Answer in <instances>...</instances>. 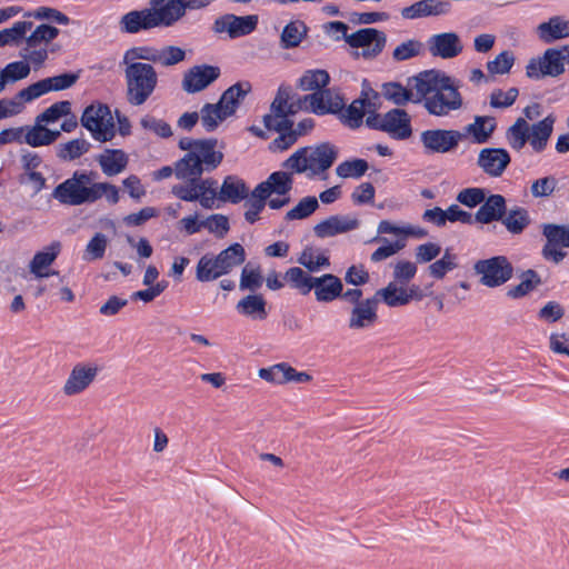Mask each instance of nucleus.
<instances>
[{
	"instance_id": "64",
	"label": "nucleus",
	"mask_w": 569,
	"mask_h": 569,
	"mask_svg": "<svg viewBox=\"0 0 569 569\" xmlns=\"http://www.w3.org/2000/svg\"><path fill=\"white\" fill-rule=\"evenodd\" d=\"M107 248V237L103 233H96L87 244L86 260H98L103 258Z\"/></svg>"
},
{
	"instance_id": "46",
	"label": "nucleus",
	"mask_w": 569,
	"mask_h": 569,
	"mask_svg": "<svg viewBox=\"0 0 569 569\" xmlns=\"http://www.w3.org/2000/svg\"><path fill=\"white\" fill-rule=\"evenodd\" d=\"M99 187L100 183H93L90 187L81 186V181L78 179V172H73V206L93 202L100 199L102 197V189Z\"/></svg>"
},
{
	"instance_id": "14",
	"label": "nucleus",
	"mask_w": 569,
	"mask_h": 569,
	"mask_svg": "<svg viewBox=\"0 0 569 569\" xmlns=\"http://www.w3.org/2000/svg\"><path fill=\"white\" fill-rule=\"evenodd\" d=\"M178 0H151L148 11L154 29L160 27H171L181 20L184 16Z\"/></svg>"
},
{
	"instance_id": "37",
	"label": "nucleus",
	"mask_w": 569,
	"mask_h": 569,
	"mask_svg": "<svg viewBox=\"0 0 569 569\" xmlns=\"http://www.w3.org/2000/svg\"><path fill=\"white\" fill-rule=\"evenodd\" d=\"M226 274L222 266L218 262L217 256L203 254L196 269V278L201 282L213 281Z\"/></svg>"
},
{
	"instance_id": "61",
	"label": "nucleus",
	"mask_w": 569,
	"mask_h": 569,
	"mask_svg": "<svg viewBox=\"0 0 569 569\" xmlns=\"http://www.w3.org/2000/svg\"><path fill=\"white\" fill-rule=\"evenodd\" d=\"M485 199L486 191L481 188H466L457 196V201L469 208H475L481 204Z\"/></svg>"
},
{
	"instance_id": "15",
	"label": "nucleus",
	"mask_w": 569,
	"mask_h": 569,
	"mask_svg": "<svg viewBox=\"0 0 569 569\" xmlns=\"http://www.w3.org/2000/svg\"><path fill=\"white\" fill-rule=\"evenodd\" d=\"M427 48L432 57L453 59L462 52L463 44L456 32H442L431 36Z\"/></svg>"
},
{
	"instance_id": "13",
	"label": "nucleus",
	"mask_w": 569,
	"mask_h": 569,
	"mask_svg": "<svg viewBox=\"0 0 569 569\" xmlns=\"http://www.w3.org/2000/svg\"><path fill=\"white\" fill-rule=\"evenodd\" d=\"M542 234L547 239V243L542 248V257L546 260L559 263L566 257V252L558 249V247L569 248V226L545 223Z\"/></svg>"
},
{
	"instance_id": "47",
	"label": "nucleus",
	"mask_w": 569,
	"mask_h": 569,
	"mask_svg": "<svg viewBox=\"0 0 569 569\" xmlns=\"http://www.w3.org/2000/svg\"><path fill=\"white\" fill-rule=\"evenodd\" d=\"M369 169V163L365 159L353 158L350 160L342 161L336 168V173L338 177L348 179H359L366 174Z\"/></svg>"
},
{
	"instance_id": "45",
	"label": "nucleus",
	"mask_w": 569,
	"mask_h": 569,
	"mask_svg": "<svg viewBox=\"0 0 569 569\" xmlns=\"http://www.w3.org/2000/svg\"><path fill=\"white\" fill-rule=\"evenodd\" d=\"M30 34H26L24 42L29 46V48H36L40 46L47 47L48 43L53 40L59 31L57 28L49 26V24H40L32 28L31 31H29Z\"/></svg>"
},
{
	"instance_id": "27",
	"label": "nucleus",
	"mask_w": 569,
	"mask_h": 569,
	"mask_svg": "<svg viewBox=\"0 0 569 569\" xmlns=\"http://www.w3.org/2000/svg\"><path fill=\"white\" fill-rule=\"evenodd\" d=\"M343 289L342 281L332 273H326L317 277L312 290L319 302H331L341 296Z\"/></svg>"
},
{
	"instance_id": "11",
	"label": "nucleus",
	"mask_w": 569,
	"mask_h": 569,
	"mask_svg": "<svg viewBox=\"0 0 569 569\" xmlns=\"http://www.w3.org/2000/svg\"><path fill=\"white\" fill-rule=\"evenodd\" d=\"M346 42L355 49H360L356 52L357 57L363 59L376 58L385 48L387 42L386 34L375 28H363L346 37Z\"/></svg>"
},
{
	"instance_id": "5",
	"label": "nucleus",
	"mask_w": 569,
	"mask_h": 569,
	"mask_svg": "<svg viewBox=\"0 0 569 569\" xmlns=\"http://www.w3.org/2000/svg\"><path fill=\"white\" fill-rule=\"evenodd\" d=\"M496 120L488 116H477L472 123L465 127L463 131L458 130H426L421 133L422 142H459L472 138L476 142H486L492 138L496 130Z\"/></svg>"
},
{
	"instance_id": "41",
	"label": "nucleus",
	"mask_w": 569,
	"mask_h": 569,
	"mask_svg": "<svg viewBox=\"0 0 569 569\" xmlns=\"http://www.w3.org/2000/svg\"><path fill=\"white\" fill-rule=\"evenodd\" d=\"M521 282L507 291V297L511 299H520L527 296L542 283L540 276L537 271L528 269L521 274Z\"/></svg>"
},
{
	"instance_id": "6",
	"label": "nucleus",
	"mask_w": 569,
	"mask_h": 569,
	"mask_svg": "<svg viewBox=\"0 0 569 569\" xmlns=\"http://www.w3.org/2000/svg\"><path fill=\"white\" fill-rule=\"evenodd\" d=\"M216 144H194L196 149L190 150L176 163V176L179 179L200 176L203 171L202 164L208 169H214L222 160V153L213 150ZM180 149L189 150L193 144H179Z\"/></svg>"
},
{
	"instance_id": "55",
	"label": "nucleus",
	"mask_w": 569,
	"mask_h": 569,
	"mask_svg": "<svg viewBox=\"0 0 569 569\" xmlns=\"http://www.w3.org/2000/svg\"><path fill=\"white\" fill-rule=\"evenodd\" d=\"M7 83L12 84L22 79H26L30 72L31 67L28 62L20 60L8 63L4 68L0 69Z\"/></svg>"
},
{
	"instance_id": "32",
	"label": "nucleus",
	"mask_w": 569,
	"mask_h": 569,
	"mask_svg": "<svg viewBox=\"0 0 569 569\" xmlns=\"http://www.w3.org/2000/svg\"><path fill=\"white\" fill-rule=\"evenodd\" d=\"M537 34L545 43L569 37V20L560 16L551 17L548 21L537 27Z\"/></svg>"
},
{
	"instance_id": "63",
	"label": "nucleus",
	"mask_w": 569,
	"mask_h": 569,
	"mask_svg": "<svg viewBox=\"0 0 569 569\" xmlns=\"http://www.w3.org/2000/svg\"><path fill=\"white\" fill-rule=\"evenodd\" d=\"M298 262L307 268L310 272H316L320 268L330 266L329 258L325 254H319L317 259H313V253L310 248H307L302 251Z\"/></svg>"
},
{
	"instance_id": "59",
	"label": "nucleus",
	"mask_w": 569,
	"mask_h": 569,
	"mask_svg": "<svg viewBox=\"0 0 569 569\" xmlns=\"http://www.w3.org/2000/svg\"><path fill=\"white\" fill-rule=\"evenodd\" d=\"M137 60L157 62V50L149 47H138L128 50L123 56V62L127 67H130L131 64H143Z\"/></svg>"
},
{
	"instance_id": "34",
	"label": "nucleus",
	"mask_w": 569,
	"mask_h": 569,
	"mask_svg": "<svg viewBox=\"0 0 569 569\" xmlns=\"http://www.w3.org/2000/svg\"><path fill=\"white\" fill-rule=\"evenodd\" d=\"M267 302L261 295H248L238 301L236 310L238 313L257 320H264L268 317Z\"/></svg>"
},
{
	"instance_id": "31",
	"label": "nucleus",
	"mask_w": 569,
	"mask_h": 569,
	"mask_svg": "<svg viewBox=\"0 0 569 569\" xmlns=\"http://www.w3.org/2000/svg\"><path fill=\"white\" fill-rule=\"evenodd\" d=\"M249 197V188L238 176H227L221 184L218 199L237 204Z\"/></svg>"
},
{
	"instance_id": "38",
	"label": "nucleus",
	"mask_w": 569,
	"mask_h": 569,
	"mask_svg": "<svg viewBox=\"0 0 569 569\" xmlns=\"http://www.w3.org/2000/svg\"><path fill=\"white\" fill-rule=\"evenodd\" d=\"M33 28L29 20L17 21L10 28L0 30V47L19 46L24 41L26 34Z\"/></svg>"
},
{
	"instance_id": "25",
	"label": "nucleus",
	"mask_w": 569,
	"mask_h": 569,
	"mask_svg": "<svg viewBox=\"0 0 569 569\" xmlns=\"http://www.w3.org/2000/svg\"><path fill=\"white\" fill-rule=\"evenodd\" d=\"M507 213L506 199L501 194L486 197L480 208L473 216L476 222L489 224L493 221H501Z\"/></svg>"
},
{
	"instance_id": "58",
	"label": "nucleus",
	"mask_w": 569,
	"mask_h": 569,
	"mask_svg": "<svg viewBox=\"0 0 569 569\" xmlns=\"http://www.w3.org/2000/svg\"><path fill=\"white\" fill-rule=\"evenodd\" d=\"M515 63L512 52L506 50L496 56V58L487 63V69L491 74H506L510 71Z\"/></svg>"
},
{
	"instance_id": "22",
	"label": "nucleus",
	"mask_w": 569,
	"mask_h": 569,
	"mask_svg": "<svg viewBox=\"0 0 569 569\" xmlns=\"http://www.w3.org/2000/svg\"><path fill=\"white\" fill-rule=\"evenodd\" d=\"M385 132L396 140L411 137V118L402 109H391L385 113Z\"/></svg>"
},
{
	"instance_id": "2",
	"label": "nucleus",
	"mask_w": 569,
	"mask_h": 569,
	"mask_svg": "<svg viewBox=\"0 0 569 569\" xmlns=\"http://www.w3.org/2000/svg\"><path fill=\"white\" fill-rule=\"evenodd\" d=\"M117 120L118 127L110 108L100 102L88 106L81 116L82 126L96 140L102 142L112 140L117 131L121 138L130 133L131 126L128 119L118 114Z\"/></svg>"
},
{
	"instance_id": "40",
	"label": "nucleus",
	"mask_w": 569,
	"mask_h": 569,
	"mask_svg": "<svg viewBox=\"0 0 569 569\" xmlns=\"http://www.w3.org/2000/svg\"><path fill=\"white\" fill-rule=\"evenodd\" d=\"M375 298L382 300L389 307H400L408 305V297L406 289L398 287L395 281L389 282L387 287L381 288L375 292Z\"/></svg>"
},
{
	"instance_id": "33",
	"label": "nucleus",
	"mask_w": 569,
	"mask_h": 569,
	"mask_svg": "<svg viewBox=\"0 0 569 569\" xmlns=\"http://www.w3.org/2000/svg\"><path fill=\"white\" fill-rule=\"evenodd\" d=\"M315 128L313 119L308 117L299 121L293 118L286 119V124L280 123L276 127L274 132L279 133L280 140L296 141L306 138Z\"/></svg>"
},
{
	"instance_id": "60",
	"label": "nucleus",
	"mask_w": 569,
	"mask_h": 569,
	"mask_svg": "<svg viewBox=\"0 0 569 569\" xmlns=\"http://www.w3.org/2000/svg\"><path fill=\"white\" fill-rule=\"evenodd\" d=\"M422 44L418 40L410 39L397 46L392 52V58L397 61L408 60L421 52Z\"/></svg>"
},
{
	"instance_id": "12",
	"label": "nucleus",
	"mask_w": 569,
	"mask_h": 569,
	"mask_svg": "<svg viewBox=\"0 0 569 569\" xmlns=\"http://www.w3.org/2000/svg\"><path fill=\"white\" fill-rule=\"evenodd\" d=\"M553 123L552 116H548L532 126H529L525 119L518 118L509 128V138L516 142H546L552 132Z\"/></svg>"
},
{
	"instance_id": "51",
	"label": "nucleus",
	"mask_w": 569,
	"mask_h": 569,
	"mask_svg": "<svg viewBox=\"0 0 569 569\" xmlns=\"http://www.w3.org/2000/svg\"><path fill=\"white\" fill-rule=\"evenodd\" d=\"M371 242H383V246L379 247L371 253L372 262H380L386 260L387 258L398 253L406 247V242L403 239L396 240L395 242H390L387 238L375 237Z\"/></svg>"
},
{
	"instance_id": "44",
	"label": "nucleus",
	"mask_w": 569,
	"mask_h": 569,
	"mask_svg": "<svg viewBox=\"0 0 569 569\" xmlns=\"http://www.w3.org/2000/svg\"><path fill=\"white\" fill-rule=\"evenodd\" d=\"M502 224L512 234H520L530 223V217L525 208L517 207L501 219Z\"/></svg>"
},
{
	"instance_id": "20",
	"label": "nucleus",
	"mask_w": 569,
	"mask_h": 569,
	"mask_svg": "<svg viewBox=\"0 0 569 569\" xmlns=\"http://www.w3.org/2000/svg\"><path fill=\"white\" fill-rule=\"evenodd\" d=\"M291 98V90L289 88H279L274 99L270 104V113L264 114L262 122L267 130H273L280 123L286 124L288 118V102Z\"/></svg>"
},
{
	"instance_id": "26",
	"label": "nucleus",
	"mask_w": 569,
	"mask_h": 569,
	"mask_svg": "<svg viewBox=\"0 0 569 569\" xmlns=\"http://www.w3.org/2000/svg\"><path fill=\"white\" fill-rule=\"evenodd\" d=\"M69 87H71V73H63L41 79L28 86L24 88V96L33 101L48 92L68 89Z\"/></svg>"
},
{
	"instance_id": "7",
	"label": "nucleus",
	"mask_w": 569,
	"mask_h": 569,
	"mask_svg": "<svg viewBox=\"0 0 569 569\" xmlns=\"http://www.w3.org/2000/svg\"><path fill=\"white\" fill-rule=\"evenodd\" d=\"M128 101L140 106L150 97L157 86V73L151 64H131L126 69Z\"/></svg>"
},
{
	"instance_id": "24",
	"label": "nucleus",
	"mask_w": 569,
	"mask_h": 569,
	"mask_svg": "<svg viewBox=\"0 0 569 569\" xmlns=\"http://www.w3.org/2000/svg\"><path fill=\"white\" fill-rule=\"evenodd\" d=\"M257 16L237 17L227 14L216 21V29L220 32H228L230 37L236 38L250 33L257 27Z\"/></svg>"
},
{
	"instance_id": "35",
	"label": "nucleus",
	"mask_w": 569,
	"mask_h": 569,
	"mask_svg": "<svg viewBox=\"0 0 569 569\" xmlns=\"http://www.w3.org/2000/svg\"><path fill=\"white\" fill-rule=\"evenodd\" d=\"M99 164L107 176H116L126 169L128 157L122 150L106 149L98 158Z\"/></svg>"
},
{
	"instance_id": "19",
	"label": "nucleus",
	"mask_w": 569,
	"mask_h": 569,
	"mask_svg": "<svg viewBox=\"0 0 569 569\" xmlns=\"http://www.w3.org/2000/svg\"><path fill=\"white\" fill-rule=\"evenodd\" d=\"M219 69L212 66H197L190 69L183 78L182 88L189 93L207 88L219 77Z\"/></svg>"
},
{
	"instance_id": "42",
	"label": "nucleus",
	"mask_w": 569,
	"mask_h": 569,
	"mask_svg": "<svg viewBox=\"0 0 569 569\" xmlns=\"http://www.w3.org/2000/svg\"><path fill=\"white\" fill-rule=\"evenodd\" d=\"M218 262L222 266L226 274L234 267L246 261V251L240 243H233L217 254Z\"/></svg>"
},
{
	"instance_id": "36",
	"label": "nucleus",
	"mask_w": 569,
	"mask_h": 569,
	"mask_svg": "<svg viewBox=\"0 0 569 569\" xmlns=\"http://www.w3.org/2000/svg\"><path fill=\"white\" fill-rule=\"evenodd\" d=\"M99 372L98 365L80 362L73 366V395L83 392L94 381Z\"/></svg>"
},
{
	"instance_id": "21",
	"label": "nucleus",
	"mask_w": 569,
	"mask_h": 569,
	"mask_svg": "<svg viewBox=\"0 0 569 569\" xmlns=\"http://www.w3.org/2000/svg\"><path fill=\"white\" fill-rule=\"evenodd\" d=\"M509 163L510 156L501 148H486L481 150L478 159L479 167L491 177H500Z\"/></svg>"
},
{
	"instance_id": "56",
	"label": "nucleus",
	"mask_w": 569,
	"mask_h": 569,
	"mask_svg": "<svg viewBox=\"0 0 569 569\" xmlns=\"http://www.w3.org/2000/svg\"><path fill=\"white\" fill-rule=\"evenodd\" d=\"M201 224L219 239L224 238L230 230L228 217L220 213L211 214L204 220H201Z\"/></svg>"
},
{
	"instance_id": "9",
	"label": "nucleus",
	"mask_w": 569,
	"mask_h": 569,
	"mask_svg": "<svg viewBox=\"0 0 569 569\" xmlns=\"http://www.w3.org/2000/svg\"><path fill=\"white\" fill-rule=\"evenodd\" d=\"M473 271L479 276V283L487 288H498L513 277L515 268L508 257L493 256L479 259L473 263Z\"/></svg>"
},
{
	"instance_id": "1",
	"label": "nucleus",
	"mask_w": 569,
	"mask_h": 569,
	"mask_svg": "<svg viewBox=\"0 0 569 569\" xmlns=\"http://www.w3.org/2000/svg\"><path fill=\"white\" fill-rule=\"evenodd\" d=\"M412 90L418 96L416 101L423 99L426 110L437 117H446L463 106L458 83L436 70L425 71L412 79Z\"/></svg>"
},
{
	"instance_id": "23",
	"label": "nucleus",
	"mask_w": 569,
	"mask_h": 569,
	"mask_svg": "<svg viewBox=\"0 0 569 569\" xmlns=\"http://www.w3.org/2000/svg\"><path fill=\"white\" fill-rule=\"evenodd\" d=\"M359 224L360 222L357 218L351 219L347 216L336 214L316 224L313 231L318 238L323 239L355 230Z\"/></svg>"
},
{
	"instance_id": "16",
	"label": "nucleus",
	"mask_w": 569,
	"mask_h": 569,
	"mask_svg": "<svg viewBox=\"0 0 569 569\" xmlns=\"http://www.w3.org/2000/svg\"><path fill=\"white\" fill-rule=\"evenodd\" d=\"M305 101H309V110L316 114L338 113L345 108L342 97L326 88L318 92L306 94Z\"/></svg>"
},
{
	"instance_id": "3",
	"label": "nucleus",
	"mask_w": 569,
	"mask_h": 569,
	"mask_svg": "<svg viewBox=\"0 0 569 569\" xmlns=\"http://www.w3.org/2000/svg\"><path fill=\"white\" fill-rule=\"evenodd\" d=\"M70 101H59L47 108L36 118L34 126L29 129L27 142H53L61 131H71Z\"/></svg>"
},
{
	"instance_id": "62",
	"label": "nucleus",
	"mask_w": 569,
	"mask_h": 569,
	"mask_svg": "<svg viewBox=\"0 0 569 569\" xmlns=\"http://www.w3.org/2000/svg\"><path fill=\"white\" fill-rule=\"evenodd\" d=\"M262 283L263 278L259 268L249 270L248 267H244L242 269L239 284L241 290L256 291L262 286Z\"/></svg>"
},
{
	"instance_id": "50",
	"label": "nucleus",
	"mask_w": 569,
	"mask_h": 569,
	"mask_svg": "<svg viewBox=\"0 0 569 569\" xmlns=\"http://www.w3.org/2000/svg\"><path fill=\"white\" fill-rule=\"evenodd\" d=\"M307 34V27L302 21H292L288 23L281 33V44L283 48H293L299 46Z\"/></svg>"
},
{
	"instance_id": "52",
	"label": "nucleus",
	"mask_w": 569,
	"mask_h": 569,
	"mask_svg": "<svg viewBox=\"0 0 569 569\" xmlns=\"http://www.w3.org/2000/svg\"><path fill=\"white\" fill-rule=\"evenodd\" d=\"M382 94L386 99L392 101L397 106L406 104L408 101H415L412 90H408L400 83L390 82L382 86Z\"/></svg>"
},
{
	"instance_id": "49",
	"label": "nucleus",
	"mask_w": 569,
	"mask_h": 569,
	"mask_svg": "<svg viewBox=\"0 0 569 569\" xmlns=\"http://www.w3.org/2000/svg\"><path fill=\"white\" fill-rule=\"evenodd\" d=\"M32 99H27L24 89L20 90L13 98H4L0 100V120L19 114L26 103Z\"/></svg>"
},
{
	"instance_id": "43",
	"label": "nucleus",
	"mask_w": 569,
	"mask_h": 569,
	"mask_svg": "<svg viewBox=\"0 0 569 569\" xmlns=\"http://www.w3.org/2000/svg\"><path fill=\"white\" fill-rule=\"evenodd\" d=\"M330 77L326 70L316 69L306 71L299 79L298 87L302 91L318 92L327 87Z\"/></svg>"
},
{
	"instance_id": "10",
	"label": "nucleus",
	"mask_w": 569,
	"mask_h": 569,
	"mask_svg": "<svg viewBox=\"0 0 569 569\" xmlns=\"http://www.w3.org/2000/svg\"><path fill=\"white\" fill-rule=\"evenodd\" d=\"M379 107V93L370 87L363 86L360 97L353 100L345 111H340V119L349 128H359L363 117L369 111H377Z\"/></svg>"
},
{
	"instance_id": "29",
	"label": "nucleus",
	"mask_w": 569,
	"mask_h": 569,
	"mask_svg": "<svg viewBox=\"0 0 569 569\" xmlns=\"http://www.w3.org/2000/svg\"><path fill=\"white\" fill-rule=\"evenodd\" d=\"M118 26L121 32L130 34L154 29L148 8L127 12L120 18Z\"/></svg>"
},
{
	"instance_id": "53",
	"label": "nucleus",
	"mask_w": 569,
	"mask_h": 569,
	"mask_svg": "<svg viewBox=\"0 0 569 569\" xmlns=\"http://www.w3.org/2000/svg\"><path fill=\"white\" fill-rule=\"evenodd\" d=\"M319 208L318 199L313 196L302 198L296 207L286 213L284 219L301 220L310 217Z\"/></svg>"
},
{
	"instance_id": "4",
	"label": "nucleus",
	"mask_w": 569,
	"mask_h": 569,
	"mask_svg": "<svg viewBox=\"0 0 569 569\" xmlns=\"http://www.w3.org/2000/svg\"><path fill=\"white\" fill-rule=\"evenodd\" d=\"M251 91L248 82H238L228 88L217 103H207L200 110V121L207 131H213L218 126L232 117L246 96Z\"/></svg>"
},
{
	"instance_id": "48",
	"label": "nucleus",
	"mask_w": 569,
	"mask_h": 569,
	"mask_svg": "<svg viewBox=\"0 0 569 569\" xmlns=\"http://www.w3.org/2000/svg\"><path fill=\"white\" fill-rule=\"evenodd\" d=\"M295 372V368L286 362L277 363L270 368L259 370V377L268 382L282 385L290 381L289 375Z\"/></svg>"
},
{
	"instance_id": "30",
	"label": "nucleus",
	"mask_w": 569,
	"mask_h": 569,
	"mask_svg": "<svg viewBox=\"0 0 569 569\" xmlns=\"http://www.w3.org/2000/svg\"><path fill=\"white\" fill-rule=\"evenodd\" d=\"M448 11V3L439 0H420L401 10L403 19L413 20L429 16H441Z\"/></svg>"
},
{
	"instance_id": "17",
	"label": "nucleus",
	"mask_w": 569,
	"mask_h": 569,
	"mask_svg": "<svg viewBox=\"0 0 569 569\" xmlns=\"http://www.w3.org/2000/svg\"><path fill=\"white\" fill-rule=\"evenodd\" d=\"M379 299L375 296L367 298L362 303H357L350 311L349 328L353 330L365 329L373 326L378 320Z\"/></svg>"
},
{
	"instance_id": "18",
	"label": "nucleus",
	"mask_w": 569,
	"mask_h": 569,
	"mask_svg": "<svg viewBox=\"0 0 569 569\" xmlns=\"http://www.w3.org/2000/svg\"><path fill=\"white\" fill-rule=\"evenodd\" d=\"M61 251V243L53 241L42 250L36 252L29 263V271L36 278H46L49 276H59L57 271H48V268L53 263Z\"/></svg>"
},
{
	"instance_id": "28",
	"label": "nucleus",
	"mask_w": 569,
	"mask_h": 569,
	"mask_svg": "<svg viewBox=\"0 0 569 569\" xmlns=\"http://www.w3.org/2000/svg\"><path fill=\"white\" fill-rule=\"evenodd\" d=\"M338 157V150L330 144H317L307 153L309 169L315 173L328 170Z\"/></svg>"
},
{
	"instance_id": "57",
	"label": "nucleus",
	"mask_w": 569,
	"mask_h": 569,
	"mask_svg": "<svg viewBox=\"0 0 569 569\" xmlns=\"http://www.w3.org/2000/svg\"><path fill=\"white\" fill-rule=\"evenodd\" d=\"M267 181L270 183V188L273 193L279 196H287L292 189V177L290 173L284 171H274L268 178Z\"/></svg>"
},
{
	"instance_id": "8",
	"label": "nucleus",
	"mask_w": 569,
	"mask_h": 569,
	"mask_svg": "<svg viewBox=\"0 0 569 569\" xmlns=\"http://www.w3.org/2000/svg\"><path fill=\"white\" fill-rule=\"evenodd\" d=\"M569 63V46L549 48L541 57L529 60L526 67V74L530 79H542L546 77H559L566 71Z\"/></svg>"
},
{
	"instance_id": "54",
	"label": "nucleus",
	"mask_w": 569,
	"mask_h": 569,
	"mask_svg": "<svg viewBox=\"0 0 569 569\" xmlns=\"http://www.w3.org/2000/svg\"><path fill=\"white\" fill-rule=\"evenodd\" d=\"M140 124L144 130L152 132L158 139H169L172 137L171 126L162 119L144 116L141 118Z\"/></svg>"
},
{
	"instance_id": "39",
	"label": "nucleus",
	"mask_w": 569,
	"mask_h": 569,
	"mask_svg": "<svg viewBox=\"0 0 569 569\" xmlns=\"http://www.w3.org/2000/svg\"><path fill=\"white\" fill-rule=\"evenodd\" d=\"M316 278L317 277L310 276L299 267L289 268L283 277L293 289H297L303 296L312 290Z\"/></svg>"
}]
</instances>
